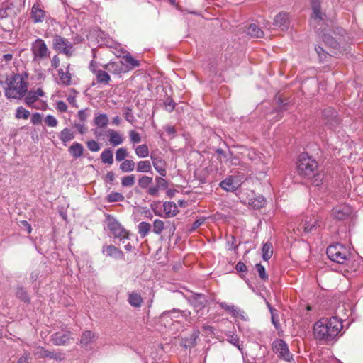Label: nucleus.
<instances>
[{
	"label": "nucleus",
	"instance_id": "f257e3e1",
	"mask_svg": "<svg viewBox=\"0 0 363 363\" xmlns=\"http://www.w3.org/2000/svg\"><path fill=\"white\" fill-rule=\"evenodd\" d=\"M342 328V322L337 317L323 318L314 324L313 335L319 341L330 342L337 336Z\"/></svg>",
	"mask_w": 363,
	"mask_h": 363
},
{
	"label": "nucleus",
	"instance_id": "f03ea898",
	"mask_svg": "<svg viewBox=\"0 0 363 363\" xmlns=\"http://www.w3.org/2000/svg\"><path fill=\"white\" fill-rule=\"evenodd\" d=\"M5 96L8 99H21L28 91V82L24 81L21 74H15L7 79Z\"/></svg>",
	"mask_w": 363,
	"mask_h": 363
},
{
	"label": "nucleus",
	"instance_id": "7ed1b4c3",
	"mask_svg": "<svg viewBox=\"0 0 363 363\" xmlns=\"http://www.w3.org/2000/svg\"><path fill=\"white\" fill-rule=\"evenodd\" d=\"M318 163L307 153L303 152L298 157L297 169L298 174L306 178H310L318 170Z\"/></svg>",
	"mask_w": 363,
	"mask_h": 363
},
{
	"label": "nucleus",
	"instance_id": "20e7f679",
	"mask_svg": "<svg viewBox=\"0 0 363 363\" xmlns=\"http://www.w3.org/2000/svg\"><path fill=\"white\" fill-rule=\"evenodd\" d=\"M322 40L325 44L333 50V52L336 54L340 52L341 50V36L345 33V30L340 28H337L335 30L332 31L331 33H325L322 31Z\"/></svg>",
	"mask_w": 363,
	"mask_h": 363
},
{
	"label": "nucleus",
	"instance_id": "39448f33",
	"mask_svg": "<svg viewBox=\"0 0 363 363\" xmlns=\"http://www.w3.org/2000/svg\"><path fill=\"white\" fill-rule=\"evenodd\" d=\"M52 48L67 57H72L75 50L73 44L69 40L58 34L53 35Z\"/></svg>",
	"mask_w": 363,
	"mask_h": 363
},
{
	"label": "nucleus",
	"instance_id": "423d86ee",
	"mask_svg": "<svg viewBox=\"0 0 363 363\" xmlns=\"http://www.w3.org/2000/svg\"><path fill=\"white\" fill-rule=\"evenodd\" d=\"M326 253L330 260L338 264H343L349 255L347 248L339 243L330 245Z\"/></svg>",
	"mask_w": 363,
	"mask_h": 363
},
{
	"label": "nucleus",
	"instance_id": "0eeeda50",
	"mask_svg": "<svg viewBox=\"0 0 363 363\" xmlns=\"http://www.w3.org/2000/svg\"><path fill=\"white\" fill-rule=\"evenodd\" d=\"M30 50L33 60L38 62L48 58L50 53L45 41L41 38H37L32 43Z\"/></svg>",
	"mask_w": 363,
	"mask_h": 363
},
{
	"label": "nucleus",
	"instance_id": "6e6552de",
	"mask_svg": "<svg viewBox=\"0 0 363 363\" xmlns=\"http://www.w3.org/2000/svg\"><path fill=\"white\" fill-rule=\"evenodd\" d=\"M272 348L273 352L277 354L279 358L287 362H290L293 359V355L289 352L287 344L283 340H274Z\"/></svg>",
	"mask_w": 363,
	"mask_h": 363
},
{
	"label": "nucleus",
	"instance_id": "1a4fd4ad",
	"mask_svg": "<svg viewBox=\"0 0 363 363\" xmlns=\"http://www.w3.org/2000/svg\"><path fill=\"white\" fill-rule=\"evenodd\" d=\"M107 227L108 230L113 233L115 238L120 239H128L129 233L121 225V224L111 216H108Z\"/></svg>",
	"mask_w": 363,
	"mask_h": 363
},
{
	"label": "nucleus",
	"instance_id": "9d476101",
	"mask_svg": "<svg viewBox=\"0 0 363 363\" xmlns=\"http://www.w3.org/2000/svg\"><path fill=\"white\" fill-rule=\"evenodd\" d=\"M33 354L37 358L39 359L48 357L58 362H62L65 359V354L62 352L54 350L50 351L41 346L36 347Z\"/></svg>",
	"mask_w": 363,
	"mask_h": 363
},
{
	"label": "nucleus",
	"instance_id": "9b49d317",
	"mask_svg": "<svg viewBox=\"0 0 363 363\" xmlns=\"http://www.w3.org/2000/svg\"><path fill=\"white\" fill-rule=\"evenodd\" d=\"M352 213V208L347 204H340L333 209V216L337 220H344L349 218Z\"/></svg>",
	"mask_w": 363,
	"mask_h": 363
},
{
	"label": "nucleus",
	"instance_id": "f8f14e48",
	"mask_svg": "<svg viewBox=\"0 0 363 363\" xmlns=\"http://www.w3.org/2000/svg\"><path fill=\"white\" fill-rule=\"evenodd\" d=\"M290 16L288 13L280 12L275 16L273 25L281 31H286L290 26Z\"/></svg>",
	"mask_w": 363,
	"mask_h": 363
},
{
	"label": "nucleus",
	"instance_id": "ddd939ff",
	"mask_svg": "<svg viewBox=\"0 0 363 363\" xmlns=\"http://www.w3.org/2000/svg\"><path fill=\"white\" fill-rule=\"evenodd\" d=\"M150 159L155 169L162 176L165 177L167 174V162L161 157L156 153H151Z\"/></svg>",
	"mask_w": 363,
	"mask_h": 363
},
{
	"label": "nucleus",
	"instance_id": "4468645a",
	"mask_svg": "<svg viewBox=\"0 0 363 363\" xmlns=\"http://www.w3.org/2000/svg\"><path fill=\"white\" fill-rule=\"evenodd\" d=\"M312 13L311 18L318 22L323 21L326 18V14L321 9L320 0H311Z\"/></svg>",
	"mask_w": 363,
	"mask_h": 363
},
{
	"label": "nucleus",
	"instance_id": "2eb2a0df",
	"mask_svg": "<svg viewBox=\"0 0 363 363\" xmlns=\"http://www.w3.org/2000/svg\"><path fill=\"white\" fill-rule=\"evenodd\" d=\"M323 116L326 120L325 123L330 128H335L339 123L337 111L333 108H328L325 109L323 111Z\"/></svg>",
	"mask_w": 363,
	"mask_h": 363
},
{
	"label": "nucleus",
	"instance_id": "dca6fc26",
	"mask_svg": "<svg viewBox=\"0 0 363 363\" xmlns=\"http://www.w3.org/2000/svg\"><path fill=\"white\" fill-rule=\"evenodd\" d=\"M70 335L69 331L57 332L52 335L51 340L55 345H65L69 342Z\"/></svg>",
	"mask_w": 363,
	"mask_h": 363
},
{
	"label": "nucleus",
	"instance_id": "f3484780",
	"mask_svg": "<svg viewBox=\"0 0 363 363\" xmlns=\"http://www.w3.org/2000/svg\"><path fill=\"white\" fill-rule=\"evenodd\" d=\"M30 16L35 23H41L45 20L46 12L40 7L38 4H34L31 9Z\"/></svg>",
	"mask_w": 363,
	"mask_h": 363
},
{
	"label": "nucleus",
	"instance_id": "a211bd4d",
	"mask_svg": "<svg viewBox=\"0 0 363 363\" xmlns=\"http://www.w3.org/2000/svg\"><path fill=\"white\" fill-rule=\"evenodd\" d=\"M103 253L116 259H122L124 257L123 252L113 245L104 246Z\"/></svg>",
	"mask_w": 363,
	"mask_h": 363
},
{
	"label": "nucleus",
	"instance_id": "6ab92c4d",
	"mask_svg": "<svg viewBox=\"0 0 363 363\" xmlns=\"http://www.w3.org/2000/svg\"><path fill=\"white\" fill-rule=\"evenodd\" d=\"M206 303L207 300L204 295L201 294H194L191 300V304L197 312L203 309L206 306Z\"/></svg>",
	"mask_w": 363,
	"mask_h": 363
},
{
	"label": "nucleus",
	"instance_id": "aec40b11",
	"mask_svg": "<svg viewBox=\"0 0 363 363\" xmlns=\"http://www.w3.org/2000/svg\"><path fill=\"white\" fill-rule=\"evenodd\" d=\"M199 330H194L189 337L183 338L181 342V346L184 348H191L196 345V340L199 336Z\"/></svg>",
	"mask_w": 363,
	"mask_h": 363
},
{
	"label": "nucleus",
	"instance_id": "412c9836",
	"mask_svg": "<svg viewBox=\"0 0 363 363\" xmlns=\"http://www.w3.org/2000/svg\"><path fill=\"white\" fill-rule=\"evenodd\" d=\"M128 296V302L131 306L135 308L141 307L143 303V299L139 293L136 291H132L129 292Z\"/></svg>",
	"mask_w": 363,
	"mask_h": 363
},
{
	"label": "nucleus",
	"instance_id": "4be33fe9",
	"mask_svg": "<svg viewBox=\"0 0 363 363\" xmlns=\"http://www.w3.org/2000/svg\"><path fill=\"white\" fill-rule=\"evenodd\" d=\"M106 135L108 136L110 143L114 146H118L123 142L122 135L116 130L108 129Z\"/></svg>",
	"mask_w": 363,
	"mask_h": 363
},
{
	"label": "nucleus",
	"instance_id": "5701e85b",
	"mask_svg": "<svg viewBox=\"0 0 363 363\" xmlns=\"http://www.w3.org/2000/svg\"><path fill=\"white\" fill-rule=\"evenodd\" d=\"M97 336L91 330H86L81 336L80 345L82 347H86L90 343L94 342Z\"/></svg>",
	"mask_w": 363,
	"mask_h": 363
},
{
	"label": "nucleus",
	"instance_id": "b1692460",
	"mask_svg": "<svg viewBox=\"0 0 363 363\" xmlns=\"http://www.w3.org/2000/svg\"><path fill=\"white\" fill-rule=\"evenodd\" d=\"M318 224V220L310 218L309 220H308L307 219L305 220H302L301 226L303 229L305 233H311L317 230Z\"/></svg>",
	"mask_w": 363,
	"mask_h": 363
},
{
	"label": "nucleus",
	"instance_id": "393cba45",
	"mask_svg": "<svg viewBox=\"0 0 363 363\" xmlns=\"http://www.w3.org/2000/svg\"><path fill=\"white\" fill-rule=\"evenodd\" d=\"M191 314L188 311H179L174 308L173 310L166 311L162 313V317H170L172 319L178 318L179 316L187 318Z\"/></svg>",
	"mask_w": 363,
	"mask_h": 363
},
{
	"label": "nucleus",
	"instance_id": "a878e982",
	"mask_svg": "<svg viewBox=\"0 0 363 363\" xmlns=\"http://www.w3.org/2000/svg\"><path fill=\"white\" fill-rule=\"evenodd\" d=\"M103 67L113 74H120L123 71V64L122 62H110L104 65Z\"/></svg>",
	"mask_w": 363,
	"mask_h": 363
},
{
	"label": "nucleus",
	"instance_id": "bb28decb",
	"mask_svg": "<svg viewBox=\"0 0 363 363\" xmlns=\"http://www.w3.org/2000/svg\"><path fill=\"white\" fill-rule=\"evenodd\" d=\"M70 64L67 66V70L65 72L62 69L58 70V74L62 84L65 86H69L71 84L72 75L69 72Z\"/></svg>",
	"mask_w": 363,
	"mask_h": 363
},
{
	"label": "nucleus",
	"instance_id": "cd10ccee",
	"mask_svg": "<svg viewBox=\"0 0 363 363\" xmlns=\"http://www.w3.org/2000/svg\"><path fill=\"white\" fill-rule=\"evenodd\" d=\"M220 186L222 189L228 191H234L238 189V184L234 182V179L232 177H229L222 181L220 184Z\"/></svg>",
	"mask_w": 363,
	"mask_h": 363
},
{
	"label": "nucleus",
	"instance_id": "c85d7f7f",
	"mask_svg": "<svg viewBox=\"0 0 363 363\" xmlns=\"http://www.w3.org/2000/svg\"><path fill=\"white\" fill-rule=\"evenodd\" d=\"M69 152L75 159L82 156L84 152V147L82 144L74 142L69 147Z\"/></svg>",
	"mask_w": 363,
	"mask_h": 363
},
{
	"label": "nucleus",
	"instance_id": "c756f323",
	"mask_svg": "<svg viewBox=\"0 0 363 363\" xmlns=\"http://www.w3.org/2000/svg\"><path fill=\"white\" fill-rule=\"evenodd\" d=\"M101 162L106 164L112 165L113 164V153L110 148L105 149L100 155Z\"/></svg>",
	"mask_w": 363,
	"mask_h": 363
},
{
	"label": "nucleus",
	"instance_id": "7c9ffc66",
	"mask_svg": "<svg viewBox=\"0 0 363 363\" xmlns=\"http://www.w3.org/2000/svg\"><path fill=\"white\" fill-rule=\"evenodd\" d=\"M94 75L96 76L98 84L106 85L108 84L111 81L110 75L104 70L99 69Z\"/></svg>",
	"mask_w": 363,
	"mask_h": 363
},
{
	"label": "nucleus",
	"instance_id": "2f4dec72",
	"mask_svg": "<svg viewBox=\"0 0 363 363\" xmlns=\"http://www.w3.org/2000/svg\"><path fill=\"white\" fill-rule=\"evenodd\" d=\"M163 207L167 217L174 216L177 213V207L174 202L165 201Z\"/></svg>",
	"mask_w": 363,
	"mask_h": 363
},
{
	"label": "nucleus",
	"instance_id": "473e14b6",
	"mask_svg": "<svg viewBox=\"0 0 363 363\" xmlns=\"http://www.w3.org/2000/svg\"><path fill=\"white\" fill-rule=\"evenodd\" d=\"M94 123L97 128H105L108 123V116L106 113H100L94 117Z\"/></svg>",
	"mask_w": 363,
	"mask_h": 363
},
{
	"label": "nucleus",
	"instance_id": "72a5a7b5",
	"mask_svg": "<svg viewBox=\"0 0 363 363\" xmlns=\"http://www.w3.org/2000/svg\"><path fill=\"white\" fill-rule=\"evenodd\" d=\"M59 138L65 145L67 142L74 138V134L70 129L65 128L60 132Z\"/></svg>",
	"mask_w": 363,
	"mask_h": 363
},
{
	"label": "nucleus",
	"instance_id": "f704fd0d",
	"mask_svg": "<svg viewBox=\"0 0 363 363\" xmlns=\"http://www.w3.org/2000/svg\"><path fill=\"white\" fill-rule=\"evenodd\" d=\"M247 34L253 38H262L264 36V32L255 23L249 26Z\"/></svg>",
	"mask_w": 363,
	"mask_h": 363
},
{
	"label": "nucleus",
	"instance_id": "c9c22d12",
	"mask_svg": "<svg viewBox=\"0 0 363 363\" xmlns=\"http://www.w3.org/2000/svg\"><path fill=\"white\" fill-rule=\"evenodd\" d=\"M262 258L264 261H268L273 255L272 244L267 242L263 245L262 249Z\"/></svg>",
	"mask_w": 363,
	"mask_h": 363
},
{
	"label": "nucleus",
	"instance_id": "e433bc0d",
	"mask_svg": "<svg viewBox=\"0 0 363 363\" xmlns=\"http://www.w3.org/2000/svg\"><path fill=\"white\" fill-rule=\"evenodd\" d=\"M227 340L232 345L236 346L238 349L242 352L243 350L242 345L240 343L239 337L237 335L229 332L226 333Z\"/></svg>",
	"mask_w": 363,
	"mask_h": 363
},
{
	"label": "nucleus",
	"instance_id": "4c0bfd02",
	"mask_svg": "<svg viewBox=\"0 0 363 363\" xmlns=\"http://www.w3.org/2000/svg\"><path fill=\"white\" fill-rule=\"evenodd\" d=\"M152 166L149 160H141L137 163L136 170L138 172L146 173L151 171Z\"/></svg>",
	"mask_w": 363,
	"mask_h": 363
},
{
	"label": "nucleus",
	"instance_id": "58836bf2",
	"mask_svg": "<svg viewBox=\"0 0 363 363\" xmlns=\"http://www.w3.org/2000/svg\"><path fill=\"white\" fill-rule=\"evenodd\" d=\"M135 162L132 160H125L120 164V169L123 172H130L134 170Z\"/></svg>",
	"mask_w": 363,
	"mask_h": 363
},
{
	"label": "nucleus",
	"instance_id": "ea45409f",
	"mask_svg": "<svg viewBox=\"0 0 363 363\" xmlns=\"http://www.w3.org/2000/svg\"><path fill=\"white\" fill-rule=\"evenodd\" d=\"M16 296L18 298L21 299L22 301L25 303H29L30 301L27 291L22 286L17 287Z\"/></svg>",
	"mask_w": 363,
	"mask_h": 363
},
{
	"label": "nucleus",
	"instance_id": "a19ab883",
	"mask_svg": "<svg viewBox=\"0 0 363 363\" xmlns=\"http://www.w3.org/2000/svg\"><path fill=\"white\" fill-rule=\"evenodd\" d=\"M151 225L147 222L143 221L138 225V233L142 238L146 237L150 231Z\"/></svg>",
	"mask_w": 363,
	"mask_h": 363
},
{
	"label": "nucleus",
	"instance_id": "79ce46f5",
	"mask_svg": "<svg viewBox=\"0 0 363 363\" xmlns=\"http://www.w3.org/2000/svg\"><path fill=\"white\" fill-rule=\"evenodd\" d=\"M135 154L140 158L147 157L149 155V149L147 145L143 144L138 145L135 150Z\"/></svg>",
	"mask_w": 363,
	"mask_h": 363
},
{
	"label": "nucleus",
	"instance_id": "37998d69",
	"mask_svg": "<svg viewBox=\"0 0 363 363\" xmlns=\"http://www.w3.org/2000/svg\"><path fill=\"white\" fill-rule=\"evenodd\" d=\"M152 183V178L143 175L138 179V186L142 189H148V186Z\"/></svg>",
	"mask_w": 363,
	"mask_h": 363
},
{
	"label": "nucleus",
	"instance_id": "c03bdc74",
	"mask_svg": "<svg viewBox=\"0 0 363 363\" xmlns=\"http://www.w3.org/2000/svg\"><path fill=\"white\" fill-rule=\"evenodd\" d=\"M27 94L25 98V103L28 106H32L33 104L35 103L37 100V96L34 91L30 90L29 91H27Z\"/></svg>",
	"mask_w": 363,
	"mask_h": 363
},
{
	"label": "nucleus",
	"instance_id": "a18cd8bd",
	"mask_svg": "<svg viewBox=\"0 0 363 363\" xmlns=\"http://www.w3.org/2000/svg\"><path fill=\"white\" fill-rule=\"evenodd\" d=\"M106 199L108 202H117V201H123L125 199L124 196L118 192H112L108 194L106 197Z\"/></svg>",
	"mask_w": 363,
	"mask_h": 363
},
{
	"label": "nucleus",
	"instance_id": "49530a36",
	"mask_svg": "<svg viewBox=\"0 0 363 363\" xmlns=\"http://www.w3.org/2000/svg\"><path fill=\"white\" fill-rule=\"evenodd\" d=\"M323 176L317 172H315L314 175H311L308 179H311V184L315 186H318L322 184Z\"/></svg>",
	"mask_w": 363,
	"mask_h": 363
},
{
	"label": "nucleus",
	"instance_id": "de8ad7c7",
	"mask_svg": "<svg viewBox=\"0 0 363 363\" xmlns=\"http://www.w3.org/2000/svg\"><path fill=\"white\" fill-rule=\"evenodd\" d=\"M135 184V176L133 174L125 176L121 179V184L125 187L133 186Z\"/></svg>",
	"mask_w": 363,
	"mask_h": 363
},
{
	"label": "nucleus",
	"instance_id": "09e8293b",
	"mask_svg": "<svg viewBox=\"0 0 363 363\" xmlns=\"http://www.w3.org/2000/svg\"><path fill=\"white\" fill-rule=\"evenodd\" d=\"M315 50L317 52L319 60L321 62H324L326 61L328 57L330 55L327 52L324 50V49L320 46L317 45L315 47Z\"/></svg>",
	"mask_w": 363,
	"mask_h": 363
},
{
	"label": "nucleus",
	"instance_id": "8fccbe9b",
	"mask_svg": "<svg viewBox=\"0 0 363 363\" xmlns=\"http://www.w3.org/2000/svg\"><path fill=\"white\" fill-rule=\"evenodd\" d=\"M29 116H30L29 111L25 109L23 107L20 106L16 109V115H15L16 118L28 119Z\"/></svg>",
	"mask_w": 363,
	"mask_h": 363
},
{
	"label": "nucleus",
	"instance_id": "3c124183",
	"mask_svg": "<svg viewBox=\"0 0 363 363\" xmlns=\"http://www.w3.org/2000/svg\"><path fill=\"white\" fill-rule=\"evenodd\" d=\"M164 228V223L162 220L156 219L153 222V232L157 234L160 235L162 232V230Z\"/></svg>",
	"mask_w": 363,
	"mask_h": 363
},
{
	"label": "nucleus",
	"instance_id": "603ef678",
	"mask_svg": "<svg viewBox=\"0 0 363 363\" xmlns=\"http://www.w3.org/2000/svg\"><path fill=\"white\" fill-rule=\"evenodd\" d=\"M128 155L127 149L125 147L118 148L116 152V160L118 162L124 161L125 158Z\"/></svg>",
	"mask_w": 363,
	"mask_h": 363
},
{
	"label": "nucleus",
	"instance_id": "864d4df0",
	"mask_svg": "<svg viewBox=\"0 0 363 363\" xmlns=\"http://www.w3.org/2000/svg\"><path fill=\"white\" fill-rule=\"evenodd\" d=\"M125 62L131 66V67H136L140 65L139 61L133 58L129 53L123 57Z\"/></svg>",
	"mask_w": 363,
	"mask_h": 363
},
{
	"label": "nucleus",
	"instance_id": "5fc2aeb1",
	"mask_svg": "<svg viewBox=\"0 0 363 363\" xmlns=\"http://www.w3.org/2000/svg\"><path fill=\"white\" fill-rule=\"evenodd\" d=\"M255 268L259 274V277L262 280L266 281L268 279V275L266 273L265 268L262 264H261L260 263L257 264L255 265Z\"/></svg>",
	"mask_w": 363,
	"mask_h": 363
},
{
	"label": "nucleus",
	"instance_id": "6e6d98bb",
	"mask_svg": "<svg viewBox=\"0 0 363 363\" xmlns=\"http://www.w3.org/2000/svg\"><path fill=\"white\" fill-rule=\"evenodd\" d=\"M129 137L130 142L133 144L139 143L142 140L140 135L135 130L129 131Z\"/></svg>",
	"mask_w": 363,
	"mask_h": 363
},
{
	"label": "nucleus",
	"instance_id": "4d7b16f0",
	"mask_svg": "<svg viewBox=\"0 0 363 363\" xmlns=\"http://www.w3.org/2000/svg\"><path fill=\"white\" fill-rule=\"evenodd\" d=\"M88 149L91 152H98L100 150V145L98 142L91 140L86 142Z\"/></svg>",
	"mask_w": 363,
	"mask_h": 363
},
{
	"label": "nucleus",
	"instance_id": "13d9d810",
	"mask_svg": "<svg viewBox=\"0 0 363 363\" xmlns=\"http://www.w3.org/2000/svg\"><path fill=\"white\" fill-rule=\"evenodd\" d=\"M45 123L50 127H56L58 124L57 120L52 115H48L45 117Z\"/></svg>",
	"mask_w": 363,
	"mask_h": 363
},
{
	"label": "nucleus",
	"instance_id": "bf43d9fd",
	"mask_svg": "<svg viewBox=\"0 0 363 363\" xmlns=\"http://www.w3.org/2000/svg\"><path fill=\"white\" fill-rule=\"evenodd\" d=\"M265 205V200L263 197H259L252 200V206L255 208H260Z\"/></svg>",
	"mask_w": 363,
	"mask_h": 363
},
{
	"label": "nucleus",
	"instance_id": "052dcab7",
	"mask_svg": "<svg viewBox=\"0 0 363 363\" xmlns=\"http://www.w3.org/2000/svg\"><path fill=\"white\" fill-rule=\"evenodd\" d=\"M155 182H156L155 185L157 186L158 187H160V189H165L167 188L168 183L162 177H155Z\"/></svg>",
	"mask_w": 363,
	"mask_h": 363
},
{
	"label": "nucleus",
	"instance_id": "680f3d73",
	"mask_svg": "<svg viewBox=\"0 0 363 363\" xmlns=\"http://www.w3.org/2000/svg\"><path fill=\"white\" fill-rule=\"evenodd\" d=\"M160 187L155 185V186L149 187L147 189V193L152 196L157 197L160 194Z\"/></svg>",
	"mask_w": 363,
	"mask_h": 363
},
{
	"label": "nucleus",
	"instance_id": "e2e57ef3",
	"mask_svg": "<svg viewBox=\"0 0 363 363\" xmlns=\"http://www.w3.org/2000/svg\"><path fill=\"white\" fill-rule=\"evenodd\" d=\"M164 106L165 109L169 112H172L175 108V104L170 98H167L166 99V101L164 102Z\"/></svg>",
	"mask_w": 363,
	"mask_h": 363
},
{
	"label": "nucleus",
	"instance_id": "0e129e2a",
	"mask_svg": "<svg viewBox=\"0 0 363 363\" xmlns=\"http://www.w3.org/2000/svg\"><path fill=\"white\" fill-rule=\"evenodd\" d=\"M205 220H206L205 218H202V217L196 219L194 221V223L192 224L190 231H194L196 229H197L199 227H200L202 224L204 223Z\"/></svg>",
	"mask_w": 363,
	"mask_h": 363
},
{
	"label": "nucleus",
	"instance_id": "69168bd1",
	"mask_svg": "<svg viewBox=\"0 0 363 363\" xmlns=\"http://www.w3.org/2000/svg\"><path fill=\"white\" fill-rule=\"evenodd\" d=\"M42 121V117L41 115L39 113H35L33 114L31 118V122L34 125L40 124Z\"/></svg>",
	"mask_w": 363,
	"mask_h": 363
},
{
	"label": "nucleus",
	"instance_id": "338daca9",
	"mask_svg": "<svg viewBox=\"0 0 363 363\" xmlns=\"http://www.w3.org/2000/svg\"><path fill=\"white\" fill-rule=\"evenodd\" d=\"M125 118L132 123L134 121V116L131 112V109L130 108H126L125 112L124 113Z\"/></svg>",
	"mask_w": 363,
	"mask_h": 363
},
{
	"label": "nucleus",
	"instance_id": "774afa93",
	"mask_svg": "<svg viewBox=\"0 0 363 363\" xmlns=\"http://www.w3.org/2000/svg\"><path fill=\"white\" fill-rule=\"evenodd\" d=\"M30 353L25 352L18 359L17 363H28Z\"/></svg>",
	"mask_w": 363,
	"mask_h": 363
}]
</instances>
